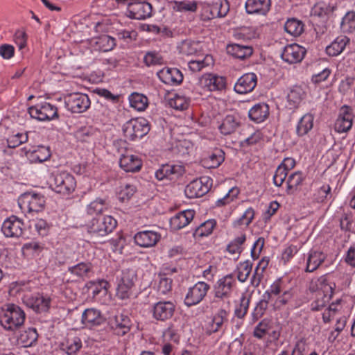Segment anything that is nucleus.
I'll use <instances>...</instances> for the list:
<instances>
[{"mask_svg": "<svg viewBox=\"0 0 355 355\" xmlns=\"http://www.w3.org/2000/svg\"><path fill=\"white\" fill-rule=\"evenodd\" d=\"M315 289L320 290L322 295H327L331 299L336 289V284L331 282L325 275L321 276L317 279Z\"/></svg>", "mask_w": 355, "mask_h": 355, "instance_id": "34", "label": "nucleus"}, {"mask_svg": "<svg viewBox=\"0 0 355 355\" xmlns=\"http://www.w3.org/2000/svg\"><path fill=\"white\" fill-rule=\"evenodd\" d=\"M185 172L183 165L181 164H163L155 172V178L162 181L168 180L171 181H175L181 177Z\"/></svg>", "mask_w": 355, "mask_h": 355, "instance_id": "14", "label": "nucleus"}, {"mask_svg": "<svg viewBox=\"0 0 355 355\" xmlns=\"http://www.w3.org/2000/svg\"><path fill=\"white\" fill-rule=\"evenodd\" d=\"M236 288L235 275L232 273L226 275L219 279L214 285V296L220 300L228 299L232 297Z\"/></svg>", "mask_w": 355, "mask_h": 355, "instance_id": "7", "label": "nucleus"}, {"mask_svg": "<svg viewBox=\"0 0 355 355\" xmlns=\"http://www.w3.org/2000/svg\"><path fill=\"white\" fill-rule=\"evenodd\" d=\"M28 139V134L17 133L10 136L7 139V144L9 148H15L19 145L26 143Z\"/></svg>", "mask_w": 355, "mask_h": 355, "instance_id": "59", "label": "nucleus"}, {"mask_svg": "<svg viewBox=\"0 0 355 355\" xmlns=\"http://www.w3.org/2000/svg\"><path fill=\"white\" fill-rule=\"evenodd\" d=\"M211 186L212 179L207 176L201 177L188 184L184 193L189 198H200L209 192Z\"/></svg>", "mask_w": 355, "mask_h": 355, "instance_id": "8", "label": "nucleus"}, {"mask_svg": "<svg viewBox=\"0 0 355 355\" xmlns=\"http://www.w3.org/2000/svg\"><path fill=\"white\" fill-rule=\"evenodd\" d=\"M304 24L295 18L288 19L284 25L285 31L292 36H300L304 31Z\"/></svg>", "mask_w": 355, "mask_h": 355, "instance_id": "42", "label": "nucleus"}, {"mask_svg": "<svg viewBox=\"0 0 355 355\" xmlns=\"http://www.w3.org/2000/svg\"><path fill=\"white\" fill-rule=\"evenodd\" d=\"M142 165V160L135 155H122L119 159L120 167L126 172H138L141 170Z\"/></svg>", "mask_w": 355, "mask_h": 355, "instance_id": "27", "label": "nucleus"}, {"mask_svg": "<svg viewBox=\"0 0 355 355\" xmlns=\"http://www.w3.org/2000/svg\"><path fill=\"white\" fill-rule=\"evenodd\" d=\"M271 328V320L268 318H264L260 321L254 327L253 331V336L258 339H262L266 334H268Z\"/></svg>", "mask_w": 355, "mask_h": 355, "instance_id": "48", "label": "nucleus"}, {"mask_svg": "<svg viewBox=\"0 0 355 355\" xmlns=\"http://www.w3.org/2000/svg\"><path fill=\"white\" fill-rule=\"evenodd\" d=\"M25 319L24 310L15 304H6L1 309L0 324L7 331H15L24 324Z\"/></svg>", "mask_w": 355, "mask_h": 355, "instance_id": "1", "label": "nucleus"}, {"mask_svg": "<svg viewBox=\"0 0 355 355\" xmlns=\"http://www.w3.org/2000/svg\"><path fill=\"white\" fill-rule=\"evenodd\" d=\"M252 268V263L250 261L247 260L241 262L236 270V277L239 282H245L249 277Z\"/></svg>", "mask_w": 355, "mask_h": 355, "instance_id": "47", "label": "nucleus"}, {"mask_svg": "<svg viewBox=\"0 0 355 355\" xmlns=\"http://www.w3.org/2000/svg\"><path fill=\"white\" fill-rule=\"evenodd\" d=\"M63 257L59 259L62 264H71L77 261L79 259V254L71 249L65 248L62 250Z\"/></svg>", "mask_w": 355, "mask_h": 355, "instance_id": "61", "label": "nucleus"}, {"mask_svg": "<svg viewBox=\"0 0 355 355\" xmlns=\"http://www.w3.org/2000/svg\"><path fill=\"white\" fill-rule=\"evenodd\" d=\"M129 101L130 106L138 111H144L148 106V98L141 94H132Z\"/></svg>", "mask_w": 355, "mask_h": 355, "instance_id": "46", "label": "nucleus"}, {"mask_svg": "<svg viewBox=\"0 0 355 355\" xmlns=\"http://www.w3.org/2000/svg\"><path fill=\"white\" fill-rule=\"evenodd\" d=\"M234 36L240 40L247 42L258 36L255 28L253 27H242L234 31Z\"/></svg>", "mask_w": 355, "mask_h": 355, "instance_id": "51", "label": "nucleus"}, {"mask_svg": "<svg viewBox=\"0 0 355 355\" xmlns=\"http://www.w3.org/2000/svg\"><path fill=\"white\" fill-rule=\"evenodd\" d=\"M324 35V28L318 26L306 33V40L308 43L322 42Z\"/></svg>", "mask_w": 355, "mask_h": 355, "instance_id": "54", "label": "nucleus"}, {"mask_svg": "<svg viewBox=\"0 0 355 355\" xmlns=\"http://www.w3.org/2000/svg\"><path fill=\"white\" fill-rule=\"evenodd\" d=\"M331 197L330 186L329 184H324L315 191L313 196V199L316 202L322 203Z\"/></svg>", "mask_w": 355, "mask_h": 355, "instance_id": "53", "label": "nucleus"}, {"mask_svg": "<svg viewBox=\"0 0 355 355\" xmlns=\"http://www.w3.org/2000/svg\"><path fill=\"white\" fill-rule=\"evenodd\" d=\"M50 187L57 193L69 196L75 191L76 180L74 176L69 172H57L52 174Z\"/></svg>", "mask_w": 355, "mask_h": 355, "instance_id": "3", "label": "nucleus"}, {"mask_svg": "<svg viewBox=\"0 0 355 355\" xmlns=\"http://www.w3.org/2000/svg\"><path fill=\"white\" fill-rule=\"evenodd\" d=\"M254 215V209L252 207L248 208L239 218L234 221L233 226L234 227H248L253 220Z\"/></svg>", "mask_w": 355, "mask_h": 355, "instance_id": "50", "label": "nucleus"}, {"mask_svg": "<svg viewBox=\"0 0 355 355\" xmlns=\"http://www.w3.org/2000/svg\"><path fill=\"white\" fill-rule=\"evenodd\" d=\"M38 334L35 328H28L19 332L17 343L24 347L33 346L37 340Z\"/></svg>", "mask_w": 355, "mask_h": 355, "instance_id": "32", "label": "nucleus"}, {"mask_svg": "<svg viewBox=\"0 0 355 355\" xmlns=\"http://www.w3.org/2000/svg\"><path fill=\"white\" fill-rule=\"evenodd\" d=\"M269 302L268 300L262 297V299L257 303L251 314L252 323L257 322L265 314Z\"/></svg>", "mask_w": 355, "mask_h": 355, "instance_id": "49", "label": "nucleus"}, {"mask_svg": "<svg viewBox=\"0 0 355 355\" xmlns=\"http://www.w3.org/2000/svg\"><path fill=\"white\" fill-rule=\"evenodd\" d=\"M327 255L320 250H311L306 257V267L304 271L306 272H313L315 271L324 261Z\"/></svg>", "mask_w": 355, "mask_h": 355, "instance_id": "29", "label": "nucleus"}, {"mask_svg": "<svg viewBox=\"0 0 355 355\" xmlns=\"http://www.w3.org/2000/svg\"><path fill=\"white\" fill-rule=\"evenodd\" d=\"M283 282L279 279L274 282L270 288L265 291L263 294V297L268 300L270 302L272 301L275 297H279L284 291Z\"/></svg>", "mask_w": 355, "mask_h": 355, "instance_id": "43", "label": "nucleus"}, {"mask_svg": "<svg viewBox=\"0 0 355 355\" xmlns=\"http://www.w3.org/2000/svg\"><path fill=\"white\" fill-rule=\"evenodd\" d=\"M229 315L228 311L225 309H219L212 316L211 321L207 329V334L210 336L219 331L225 332L228 323Z\"/></svg>", "mask_w": 355, "mask_h": 355, "instance_id": "16", "label": "nucleus"}, {"mask_svg": "<svg viewBox=\"0 0 355 355\" xmlns=\"http://www.w3.org/2000/svg\"><path fill=\"white\" fill-rule=\"evenodd\" d=\"M305 96V92L301 87H293L288 94L287 99L290 105L297 107Z\"/></svg>", "mask_w": 355, "mask_h": 355, "instance_id": "45", "label": "nucleus"}, {"mask_svg": "<svg viewBox=\"0 0 355 355\" xmlns=\"http://www.w3.org/2000/svg\"><path fill=\"white\" fill-rule=\"evenodd\" d=\"M353 215L351 212L344 213L340 220V226L342 230L355 232V228L352 227Z\"/></svg>", "mask_w": 355, "mask_h": 355, "instance_id": "64", "label": "nucleus"}, {"mask_svg": "<svg viewBox=\"0 0 355 355\" xmlns=\"http://www.w3.org/2000/svg\"><path fill=\"white\" fill-rule=\"evenodd\" d=\"M257 84V75L254 73H247L237 80L234 89L238 94H247L252 92Z\"/></svg>", "mask_w": 355, "mask_h": 355, "instance_id": "22", "label": "nucleus"}, {"mask_svg": "<svg viewBox=\"0 0 355 355\" xmlns=\"http://www.w3.org/2000/svg\"><path fill=\"white\" fill-rule=\"evenodd\" d=\"M293 293L292 289L284 290V292L276 298L273 304L275 309H280L282 306L287 304L293 298Z\"/></svg>", "mask_w": 355, "mask_h": 355, "instance_id": "60", "label": "nucleus"}, {"mask_svg": "<svg viewBox=\"0 0 355 355\" xmlns=\"http://www.w3.org/2000/svg\"><path fill=\"white\" fill-rule=\"evenodd\" d=\"M161 239V235L155 231L144 230L135 234V243L142 248H150L155 246Z\"/></svg>", "mask_w": 355, "mask_h": 355, "instance_id": "23", "label": "nucleus"}, {"mask_svg": "<svg viewBox=\"0 0 355 355\" xmlns=\"http://www.w3.org/2000/svg\"><path fill=\"white\" fill-rule=\"evenodd\" d=\"M241 125V119L238 114H227L218 126L220 132L223 135H230L236 131Z\"/></svg>", "mask_w": 355, "mask_h": 355, "instance_id": "30", "label": "nucleus"}, {"mask_svg": "<svg viewBox=\"0 0 355 355\" xmlns=\"http://www.w3.org/2000/svg\"><path fill=\"white\" fill-rule=\"evenodd\" d=\"M250 304V297L243 295L240 299L239 304L234 310V315L239 319L243 318L248 313Z\"/></svg>", "mask_w": 355, "mask_h": 355, "instance_id": "55", "label": "nucleus"}, {"mask_svg": "<svg viewBox=\"0 0 355 355\" xmlns=\"http://www.w3.org/2000/svg\"><path fill=\"white\" fill-rule=\"evenodd\" d=\"M104 321V317L101 311L96 309H87L82 314L81 322L85 327L89 328L99 326Z\"/></svg>", "mask_w": 355, "mask_h": 355, "instance_id": "28", "label": "nucleus"}, {"mask_svg": "<svg viewBox=\"0 0 355 355\" xmlns=\"http://www.w3.org/2000/svg\"><path fill=\"white\" fill-rule=\"evenodd\" d=\"M226 51L232 57L240 60L249 58L253 53L252 46H226Z\"/></svg>", "mask_w": 355, "mask_h": 355, "instance_id": "35", "label": "nucleus"}, {"mask_svg": "<svg viewBox=\"0 0 355 355\" xmlns=\"http://www.w3.org/2000/svg\"><path fill=\"white\" fill-rule=\"evenodd\" d=\"M269 116V106L264 103L254 105L248 112L250 120L259 123L264 121Z\"/></svg>", "mask_w": 355, "mask_h": 355, "instance_id": "31", "label": "nucleus"}, {"mask_svg": "<svg viewBox=\"0 0 355 355\" xmlns=\"http://www.w3.org/2000/svg\"><path fill=\"white\" fill-rule=\"evenodd\" d=\"M246 240V236L245 234H241V236L235 238L227 247V250L230 254H240L243 248L242 245L245 243Z\"/></svg>", "mask_w": 355, "mask_h": 355, "instance_id": "58", "label": "nucleus"}, {"mask_svg": "<svg viewBox=\"0 0 355 355\" xmlns=\"http://www.w3.org/2000/svg\"><path fill=\"white\" fill-rule=\"evenodd\" d=\"M304 179L305 176L301 171H295L290 174L286 180L287 194H293L297 191V187L302 184Z\"/></svg>", "mask_w": 355, "mask_h": 355, "instance_id": "38", "label": "nucleus"}, {"mask_svg": "<svg viewBox=\"0 0 355 355\" xmlns=\"http://www.w3.org/2000/svg\"><path fill=\"white\" fill-rule=\"evenodd\" d=\"M189 103L190 99L189 98L180 94H176L174 98L169 101L171 107L178 110H184L187 109Z\"/></svg>", "mask_w": 355, "mask_h": 355, "instance_id": "57", "label": "nucleus"}, {"mask_svg": "<svg viewBox=\"0 0 355 355\" xmlns=\"http://www.w3.org/2000/svg\"><path fill=\"white\" fill-rule=\"evenodd\" d=\"M314 116L312 114H305L298 121L296 127V134L299 137L307 135L313 127Z\"/></svg>", "mask_w": 355, "mask_h": 355, "instance_id": "33", "label": "nucleus"}, {"mask_svg": "<svg viewBox=\"0 0 355 355\" xmlns=\"http://www.w3.org/2000/svg\"><path fill=\"white\" fill-rule=\"evenodd\" d=\"M213 58L209 55H206L202 59L198 58L196 60H191L188 66L192 72H198L207 66L213 64Z\"/></svg>", "mask_w": 355, "mask_h": 355, "instance_id": "44", "label": "nucleus"}, {"mask_svg": "<svg viewBox=\"0 0 355 355\" xmlns=\"http://www.w3.org/2000/svg\"><path fill=\"white\" fill-rule=\"evenodd\" d=\"M21 153L27 157L31 163H42L48 160L51 156V152L49 146H38L33 149L27 150L21 148Z\"/></svg>", "mask_w": 355, "mask_h": 355, "instance_id": "20", "label": "nucleus"}, {"mask_svg": "<svg viewBox=\"0 0 355 355\" xmlns=\"http://www.w3.org/2000/svg\"><path fill=\"white\" fill-rule=\"evenodd\" d=\"M112 329L119 336H124L128 333L132 326V322L125 313H117L110 320Z\"/></svg>", "mask_w": 355, "mask_h": 355, "instance_id": "19", "label": "nucleus"}, {"mask_svg": "<svg viewBox=\"0 0 355 355\" xmlns=\"http://www.w3.org/2000/svg\"><path fill=\"white\" fill-rule=\"evenodd\" d=\"M92 266L89 262H80L74 266L68 268V272L71 274L80 277H89V274L92 272Z\"/></svg>", "mask_w": 355, "mask_h": 355, "instance_id": "39", "label": "nucleus"}, {"mask_svg": "<svg viewBox=\"0 0 355 355\" xmlns=\"http://www.w3.org/2000/svg\"><path fill=\"white\" fill-rule=\"evenodd\" d=\"M23 302L36 313L46 312L51 304V298L41 293L26 295L23 297Z\"/></svg>", "mask_w": 355, "mask_h": 355, "instance_id": "12", "label": "nucleus"}, {"mask_svg": "<svg viewBox=\"0 0 355 355\" xmlns=\"http://www.w3.org/2000/svg\"><path fill=\"white\" fill-rule=\"evenodd\" d=\"M200 86L208 91L222 90L225 87V79L214 73H206L202 76L199 80Z\"/></svg>", "mask_w": 355, "mask_h": 355, "instance_id": "21", "label": "nucleus"}, {"mask_svg": "<svg viewBox=\"0 0 355 355\" xmlns=\"http://www.w3.org/2000/svg\"><path fill=\"white\" fill-rule=\"evenodd\" d=\"M210 286L204 282H198L189 288L184 298V304L188 307L199 304L207 295Z\"/></svg>", "mask_w": 355, "mask_h": 355, "instance_id": "11", "label": "nucleus"}, {"mask_svg": "<svg viewBox=\"0 0 355 355\" xmlns=\"http://www.w3.org/2000/svg\"><path fill=\"white\" fill-rule=\"evenodd\" d=\"M306 50L303 46H285L281 54L282 60L289 64L300 62Z\"/></svg>", "mask_w": 355, "mask_h": 355, "instance_id": "24", "label": "nucleus"}, {"mask_svg": "<svg viewBox=\"0 0 355 355\" xmlns=\"http://www.w3.org/2000/svg\"><path fill=\"white\" fill-rule=\"evenodd\" d=\"M333 12V7H331L325 3L321 2L317 3L312 10L314 16L319 17H326L329 13Z\"/></svg>", "mask_w": 355, "mask_h": 355, "instance_id": "63", "label": "nucleus"}, {"mask_svg": "<svg viewBox=\"0 0 355 355\" xmlns=\"http://www.w3.org/2000/svg\"><path fill=\"white\" fill-rule=\"evenodd\" d=\"M117 221L111 216H98L87 225V232L95 237H103L116 227Z\"/></svg>", "mask_w": 355, "mask_h": 355, "instance_id": "2", "label": "nucleus"}, {"mask_svg": "<svg viewBox=\"0 0 355 355\" xmlns=\"http://www.w3.org/2000/svg\"><path fill=\"white\" fill-rule=\"evenodd\" d=\"M330 300L329 295L318 292L315 299L310 304V309L312 311H319L327 306Z\"/></svg>", "mask_w": 355, "mask_h": 355, "instance_id": "56", "label": "nucleus"}, {"mask_svg": "<svg viewBox=\"0 0 355 355\" xmlns=\"http://www.w3.org/2000/svg\"><path fill=\"white\" fill-rule=\"evenodd\" d=\"M340 26L343 33H355V11L347 12L341 19Z\"/></svg>", "mask_w": 355, "mask_h": 355, "instance_id": "41", "label": "nucleus"}, {"mask_svg": "<svg viewBox=\"0 0 355 355\" xmlns=\"http://www.w3.org/2000/svg\"><path fill=\"white\" fill-rule=\"evenodd\" d=\"M136 192V187L132 184H125L121 187L118 193V198L121 202L129 200Z\"/></svg>", "mask_w": 355, "mask_h": 355, "instance_id": "62", "label": "nucleus"}, {"mask_svg": "<svg viewBox=\"0 0 355 355\" xmlns=\"http://www.w3.org/2000/svg\"><path fill=\"white\" fill-rule=\"evenodd\" d=\"M28 113L32 118L42 121L58 117L57 107L46 102L30 107Z\"/></svg>", "mask_w": 355, "mask_h": 355, "instance_id": "9", "label": "nucleus"}, {"mask_svg": "<svg viewBox=\"0 0 355 355\" xmlns=\"http://www.w3.org/2000/svg\"><path fill=\"white\" fill-rule=\"evenodd\" d=\"M18 204L22 210L27 211L29 214L33 212L38 213L44 209L46 198L40 193L28 191L20 196Z\"/></svg>", "mask_w": 355, "mask_h": 355, "instance_id": "5", "label": "nucleus"}, {"mask_svg": "<svg viewBox=\"0 0 355 355\" xmlns=\"http://www.w3.org/2000/svg\"><path fill=\"white\" fill-rule=\"evenodd\" d=\"M230 10L227 0H216L212 3H204L200 10V18L203 21H209L216 17H224Z\"/></svg>", "mask_w": 355, "mask_h": 355, "instance_id": "6", "label": "nucleus"}, {"mask_svg": "<svg viewBox=\"0 0 355 355\" xmlns=\"http://www.w3.org/2000/svg\"><path fill=\"white\" fill-rule=\"evenodd\" d=\"M150 124L144 118L132 119L123 126V132L125 139L135 141L143 138L150 131Z\"/></svg>", "mask_w": 355, "mask_h": 355, "instance_id": "4", "label": "nucleus"}, {"mask_svg": "<svg viewBox=\"0 0 355 355\" xmlns=\"http://www.w3.org/2000/svg\"><path fill=\"white\" fill-rule=\"evenodd\" d=\"M66 107L73 113H83L90 106L91 102L87 95L82 93H73L64 98Z\"/></svg>", "mask_w": 355, "mask_h": 355, "instance_id": "10", "label": "nucleus"}, {"mask_svg": "<svg viewBox=\"0 0 355 355\" xmlns=\"http://www.w3.org/2000/svg\"><path fill=\"white\" fill-rule=\"evenodd\" d=\"M175 307V304L171 301H159L152 307L153 318L158 321H166L173 316Z\"/></svg>", "mask_w": 355, "mask_h": 355, "instance_id": "13", "label": "nucleus"}, {"mask_svg": "<svg viewBox=\"0 0 355 355\" xmlns=\"http://www.w3.org/2000/svg\"><path fill=\"white\" fill-rule=\"evenodd\" d=\"M195 211L187 209L180 211L170 219V227L172 230L177 231L188 225L193 219Z\"/></svg>", "mask_w": 355, "mask_h": 355, "instance_id": "25", "label": "nucleus"}, {"mask_svg": "<svg viewBox=\"0 0 355 355\" xmlns=\"http://www.w3.org/2000/svg\"><path fill=\"white\" fill-rule=\"evenodd\" d=\"M224 159L225 153L221 149L217 148L204 159L203 163L205 167L216 168L223 162Z\"/></svg>", "mask_w": 355, "mask_h": 355, "instance_id": "37", "label": "nucleus"}, {"mask_svg": "<svg viewBox=\"0 0 355 355\" xmlns=\"http://www.w3.org/2000/svg\"><path fill=\"white\" fill-rule=\"evenodd\" d=\"M353 118L352 107L346 105L342 106L334 125L335 131L339 133L348 132L352 128Z\"/></svg>", "mask_w": 355, "mask_h": 355, "instance_id": "15", "label": "nucleus"}, {"mask_svg": "<svg viewBox=\"0 0 355 355\" xmlns=\"http://www.w3.org/2000/svg\"><path fill=\"white\" fill-rule=\"evenodd\" d=\"M216 226V221L214 219H209L201 223L193 232L195 238H202L210 235Z\"/></svg>", "mask_w": 355, "mask_h": 355, "instance_id": "40", "label": "nucleus"}, {"mask_svg": "<svg viewBox=\"0 0 355 355\" xmlns=\"http://www.w3.org/2000/svg\"><path fill=\"white\" fill-rule=\"evenodd\" d=\"M107 209L105 201L101 198H96L91 202L87 207V213L89 215H98Z\"/></svg>", "mask_w": 355, "mask_h": 355, "instance_id": "52", "label": "nucleus"}, {"mask_svg": "<svg viewBox=\"0 0 355 355\" xmlns=\"http://www.w3.org/2000/svg\"><path fill=\"white\" fill-rule=\"evenodd\" d=\"M83 346L81 339L79 337H68L61 343V349L68 355L76 354Z\"/></svg>", "mask_w": 355, "mask_h": 355, "instance_id": "36", "label": "nucleus"}, {"mask_svg": "<svg viewBox=\"0 0 355 355\" xmlns=\"http://www.w3.org/2000/svg\"><path fill=\"white\" fill-rule=\"evenodd\" d=\"M153 8L146 0H136L130 8L127 15L135 19L143 20L152 16Z\"/></svg>", "mask_w": 355, "mask_h": 355, "instance_id": "18", "label": "nucleus"}, {"mask_svg": "<svg viewBox=\"0 0 355 355\" xmlns=\"http://www.w3.org/2000/svg\"><path fill=\"white\" fill-rule=\"evenodd\" d=\"M24 228L22 220L12 215L4 220L1 230L6 237L19 238L23 234Z\"/></svg>", "mask_w": 355, "mask_h": 355, "instance_id": "17", "label": "nucleus"}, {"mask_svg": "<svg viewBox=\"0 0 355 355\" xmlns=\"http://www.w3.org/2000/svg\"><path fill=\"white\" fill-rule=\"evenodd\" d=\"M271 7V0H247L245 3L246 12L250 15H266Z\"/></svg>", "mask_w": 355, "mask_h": 355, "instance_id": "26", "label": "nucleus"}]
</instances>
